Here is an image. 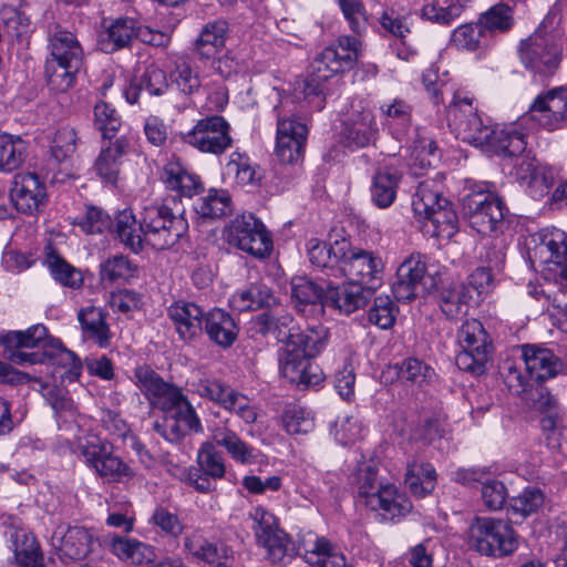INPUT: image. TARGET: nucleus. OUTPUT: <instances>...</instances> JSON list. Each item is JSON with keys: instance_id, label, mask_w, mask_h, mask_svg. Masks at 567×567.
Wrapping results in <instances>:
<instances>
[{"instance_id": "f257e3e1", "label": "nucleus", "mask_w": 567, "mask_h": 567, "mask_svg": "<svg viewBox=\"0 0 567 567\" xmlns=\"http://www.w3.org/2000/svg\"><path fill=\"white\" fill-rule=\"evenodd\" d=\"M188 223L183 214H174L166 204H152L144 207L141 220L130 209L120 212L115 217L113 233L116 239L131 251L143 250L144 241L155 249L174 246L187 231Z\"/></svg>"}, {"instance_id": "f03ea898", "label": "nucleus", "mask_w": 567, "mask_h": 567, "mask_svg": "<svg viewBox=\"0 0 567 567\" xmlns=\"http://www.w3.org/2000/svg\"><path fill=\"white\" fill-rule=\"evenodd\" d=\"M446 116L449 126L458 138L486 152L503 158H514L526 150L524 134L484 125L473 105V99L464 92L454 93Z\"/></svg>"}, {"instance_id": "7ed1b4c3", "label": "nucleus", "mask_w": 567, "mask_h": 567, "mask_svg": "<svg viewBox=\"0 0 567 567\" xmlns=\"http://www.w3.org/2000/svg\"><path fill=\"white\" fill-rule=\"evenodd\" d=\"M358 40L342 37L323 49L311 63V73L305 81V99L317 111L324 107L323 83L333 75L352 69L358 56Z\"/></svg>"}, {"instance_id": "20e7f679", "label": "nucleus", "mask_w": 567, "mask_h": 567, "mask_svg": "<svg viewBox=\"0 0 567 567\" xmlns=\"http://www.w3.org/2000/svg\"><path fill=\"white\" fill-rule=\"evenodd\" d=\"M443 185L435 179L420 182L412 198L414 214L433 227L432 235L450 238L457 228V216L451 202L442 196Z\"/></svg>"}, {"instance_id": "39448f33", "label": "nucleus", "mask_w": 567, "mask_h": 567, "mask_svg": "<svg viewBox=\"0 0 567 567\" xmlns=\"http://www.w3.org/2000/svg\"><path fill=\"white\" fill-rule=\"evenodd\" d=\"M359 497L372 511L380 512L384 519H395L410 513L411 502L391 484L381 485L377 471L370 464L359 465L355 473Z\"/></svg>"}, {"instance_id": "423d86ee", "label": "nucleus", "mask_w": 567, "mask_h": 567, "mask_svg": "<svg viewBox=\"0 0 567 567\" xmlns=\"http://www.w3.org/2000/svg\"><path fill=\"white\" fill-rule=\"evenodd\" d=\"M135 377L141 390L147 395L151 403L169 413L171 417L184 425H199L194 408L174 385L146 367H140Z\"/></svg>"}, {"instance_id": "0eeeda50", "label": "nucleus", "mask_w": 567, "mask_h": 567, "mask_svg": "<svg viewBox=\"0 0 567 567\" xmlns=\"http://www.w3.org/2000/svg\"><path fill=\"white\" fill-rule=\"evenodd\" d=\"M462 210L470 226L484 236H498L507 228L505 219L508 208L495 193L478 189L465 195Z\"/></svg>"}, {"instance_id": "6e6552de", "label": "nucleus", "mask_w": 567, "mask_h": 567, "mask_svg": "<svg viewBox=\"0 0 567 567\" xmlns=\"http://www.w3.org/2000/svg\"><path fill=\"white\" fill-rule=\"evenodd\" d=\"M470 544L481 555L505 557L518 548V537L508 520L477 517L470 527Z\"/></svg>"}, {"instance_id": "1a4fd4ad", "label": "nucleus", "mask_w": 567, "mask_h": 567, "mask_svg": "<svg viewBox=\"0 0 567 567\" xmlns=\"http://www.w3.org/2000/svg\"><path fill=\"white\" fill-rule=\"evenodd\" d=\"M53 339L48 337L43 324H35L25 331H8L0 334L3 357L16 364L43 363V351L48 350Z\"/></svg>"}, {"instance_id": "9d476101", "label": "nucleus", "mask_w": 567, "mask_h": 567, "mask_svg": "<svg viewBox=\"0 0 567 567\" xmlns=\"http://www.w3.org/2000/svg\"><path fill=\"white\" fill-rule=\"evenodd\" d=\"M225 237L230 246L255 258H266L272 250V240L264 224L252 214H243L225 228Z\"/></svg>"}, {"instance_id": "9b49d317", "label": "nucleus", "mask_w": 567, "mask_h": 567, "mask_svg": "<svg viewBox=\"0 0 567 567\" xmlns=\"http://www.w3.org/2000/svg\"><path fill=\"white\" fill-rule=\"evenodd\" d=\"M561 52L556 37L540 29L522 41L519 47L522 62L539 74H551L560 63Z\"/></svg>"}, {"instance_id": "f8f14e48", "label": "nucleus", "mask_w": 567, "mask_h": 567, "mask_svg": "<svg viewBox=\"0 0 567 567\" xmlns=\"http://www.w3.org/2000/svg\"><path fill=\"white\" fill-rule=\"evenodd\" d=\"M248 516L257 544L265 548L272 563L281 561L287 554L289 537L279 527L278 518L264 506L252 507Z\"/></svg>"}, {"instance_id": "ddd939ff", "label": "nucleus", "mask_w": 567, "mask_h": 567, "mask_svg": "<svg viewBox=\"0 0 567 567\" xmlns=\"http://www.w3.org/2000/svg\"><path fill=\"white\" fill-rule=\"evenodd\" d=\"M383 262L372 251L352 247L349 241V249L342 257L338 272L342 274L349 281L361 284L364 288L375 291L381 285Z\"/></svg>"}, {"instance_id": "4468645a", "label": "nucleus", "mask_w": 567, "mask_h": 567, "mask_svg": "<svg viewBox=\"0 0 567 567\" xmlns=\"http://www.w3.org/2000/svg\"><path fill=\"white\" fill-rule=\"evenodd\" d=\"M230 126L219 115L199 120L196 125L183 135L184 143L203 153L220 155L231 146Z\"/></svg>"}, {"instance_id": "2eb2a0df", "label": "nucleus", "mask_w": 567, "mask_h": 567, "mask_svg": "<svg viewBox=\"0 0 567 567\" xmlns=\"http://www.w3.org/2000/svg\"><path fill=\"white\" fill-rule=\"evenodd\" d=\"M433 287V279L426 275V262L421 255H411L398 268L392 282V293L398 301H411L425 296Z\"/></svg>"}, {"instance_id": "dca6fc26", "label": "nucleus", "mask_w": 567, "mask_h": 567, "mask_svg": "<svg viewBox=\"0 0 567 567\" xmlns=\"http://www.w3.org/2000/svg\"><path fill=\"white\" fill-rule=\"evenodd\" d=\"M528 112L533 121L549 132L563 128L567 121V90L560 86L537 95Z\"/></svg>"}, {"instance_id": "f3484780", "label": "nucleus", "mask_w": 567, "mask_h": 567, "mask_svg": "<svg viewBox=\"0 0 567 567\" xmlns=\"http://www.w3.org/2000/svg\"><path fill=\"white\" fill-rule=\"evenodd\" d=\"M307 135V125L298 118H278L275 154L280 163L295 165L302 161Z\"/></svg>"}, {"instance_id": "a211bd4d", "label": "nucleus", "mask_w": 567, "mask_h": 567, "mask_svg": "<svg viewBox=\"0 0 567 567\" xmlns=\"http://www.w3.org/2000/svg\"><path fill=\"white\" fill-rule=\"evenodd\" d=\"M52 544L62 559L85 558L96 544L93 533L81 526H59L52 535Z\"/></svg>"}, {"instance_id": "6ab92c4d", "label": "nucleus", "mask_w": 567, "mask_h": 567, "mask_svg": "<svg viewBox=\"0 0 567 567\" xmlns=\"http://www.w3.org/2000/svg\"><path fill=\"white\" fill-rule=\"evenodd\" d=\"M520 352L526 371L537 383L556 377L564 369L561 360L548 348L538 344H523Z\"/></svg>"}, {"instance_id": "aec40b11", "label": "nucleus", "mask_w": 567, "mask_h": 567, "mask_svg": "<svg viewBox=\"0 0 567 567\" xmlns=\"http://www.w3.org/2000/svg\"><path fill=\"white\" fill-rule=\"evenodd\" d=\"M10 198L19 212L31 215L43 204L45 189L37 174H19L12 182Z\"/></svg>"}, {"instance_id": "412c9836", "label": "nucleus", "mask_w": 567, "mask_h": 567, "mask_svg": "<svg viewBox=\"0 0 567 567\" xmlns=\"http://www.w3.org/2000/svg\"><path fill=\"white\" fill-rule=\"evenodd\" d=\"M184 549L193 558L204 561L212 567H226L231 559L233 553L226 544L210 542L199 530H194L185 536Z\"/></svg>"}, {"instance_id": "4be33fe9", "label": "nucleus", "mask_w": 567, "mask_h": 567, "mask_svg": "<svg viewBox=\"0 0 567 567\" xmlns=\"http://www.w3.org/2000/svg\"><path fill=\"white\" fill-rule=\"evenodd\" d=\"M131 151V144L127 137L120 136L114 142H107L101 148L95 159L94 171L96 175L106 184L115 185L123 164V157Z\"/></svg>"}, {"instance_id": "5701e85b", "label": "nucleus", "mask_w": 567, "mask_h": 567, "mask_svg": "<svg viewBox=\"0 0 567 567\" xmlns=\"http://www.w3.org/2000/svg\"><path fill=\"white\" fill-rule=\"evenodd\" d=\"M167 315L179 337L188 341L200 334L207 313L194 302L178 300L167 308Z\"/></svg>"}, {"instance_id": "b1692460", "label": "nucleus", "mask_w": 567, "mask_h": 567, "mask_svg": "<svg viewBox=\"0 0 567 567\" xmlns=\"http://www.w3.org/2000/svg\"><path fill=\"white\" fill-rule=\"evenodd\" d=\"M373 291L364 288L361 284L348 281L342 286L327 285L326 306L339 309L350 315L357 309L364 307Z\"/></svg>"}, {"instance_id": "393cba45", "label": "nucleus", "mask_w": 567, "mask_h": 567, "mask_svg": "<svg viewBox=\"0 0 567 567\" xmlns=\"http://www.w3.org/2000/svg\"><path fill=\"white\" fill-rule=\"evenodd\" d=\"M290 296L298 312H323L326 307V288L306 276L293 277L290 281Z\"/></svg>"}, {"instance_id": "a878e982", "label": "nucleus", "mask_w": 567, "mask_h": 567, "mask_svg": "<svg viewBox=\"0 0 567 567\" xmlns=\"http://www.w3.org/2000/svg\"><path fill=\"white\" fill-rule=\"evenodd\" d=\"M138 37V27L135 20L117 18L99 33L97 45L105 53H113L130 48L133 40Z\"/></svg>"}, {"instance_id": "bb28decb", "label": "nucleus", "mask_w": 567, "mask_h": 567, "mask_svg": "<svg viewBox=\"0 0 567 567\" xmlns=\"http://www.w3.org/2000/svg\"><path fill=\"white\" fill-rule=\"evenodd\" d=\"M378 132L372 111L362 107L352 112L344 123L342 135L349 145L365 147L377 140Z\"/></svg>"}, {"instance_id": "cd10ccee", "label": "nucleus", "mask_w": 567, "mask_h": 567, "mask_svg": "<svg viewBox=\"0 0 567 567\" xmlns=\"http://www.w3.org/2000/svg\"><path fill=\"white\" fill-rule=\"evenodd\" d=\"M50 56L53 61H61L69 68H81L83 50L76 37L66 30L55 28L49 33Z\"/></svg>"}, {"instance_id": "c85d7f7f", "label": "nucleus", "mask_w": 567, "mask_h": 567, "mask_svg": "<svg viewBox=\"0 0 567 567\" xmlns=\"http://www.w3.org/2000/svg\"><path fill=\"white\" fill-rule=\"evenodd\" d=\"M106 318L107 313L96 306L84 307L78 312L83 337L100 348H107L111 343L112 333Z\"/></svg>"}, {"instance_id": "c756f323", "label": "nucleus", "mask_w": 567, "mask_h": 567, "mask_svg": "<svg viewBox=\"0 0 567 567\" xmlns=\"http://www.w3.org/2000/svg\"><path fill=\"white\" fill-rule=\"evenodd\" d=\"M161 179L168 189L177 192L179 196L190 198L204 189L199 176L189 173L178 162H168L163 168Z\"/></svg>"}, {"instance_id": "7c9ffc66", "label": "nucleus", "mask_w": 567, "mask_h": 567, "mask_svg": "<svg viewBox=\"0 0 567 567\" xmlns=\"http://www.w3.org/2000/svg\"><path fill=\"white\" fill-rule=\"evenodd\" d=\"M208 338L221 348L230 347L238 336L233 317L225 310L215 308L206 315L204 324Z\"/></svg>"}, {"instance_id": "2f4dec72", "label": "nucleus", "mask_w": 567, "mask_h": 567, "mask_svg": "<svg viewBox=\"0 0 567 567\" xmlns=\"http://www.w3.org/2000/svg\"><path fill=\"white\" fill-rule=\"evenodd\" d=\"M10 542L18 567H44L43 555L33 534L24 528H13Z\"/></svg>"}, {"instance_id": "473e14b6", "label": "nucleus", "mask_w": 567, "mask_h": 567, "mask_svg": "<svg viewBox=\"0 0 567 567\" xmlns=\"http://www.w3.org/2000/svg\"><path fill=\"white\" fill-rule=\"evenodd\" d=\"M349 249V241L346 239L336 240L333 244L311 238L308 241V257L311 265L318 268L339 270L340 261Z\"/></svg>"}, {"instance_id": "72a5a7b5", "label": "nucleus", "mask_w": 567, "mask_h": 567, "mask_svg": "<svg viewBox=\"0 0 567 567\" xmlns=\"http://www.w3.org/2000/svg\"><path fill=\"white\" fill-rule=\"evenodd\" d=\"M229 31L228 22L223 19L206 23L194 43V51L200 59L214 56L225 47Z\"/></svg>"}, {"instance_id": "f704fd0d", "label": "nucleus", "mask_w": 567, "mask_h": 567, "mask_svg": "<svg viewBox=\"0 0 567 567\" xmlns=\"http://www.w3.org/2000/svg\"><path fill=\"white\" fill-rule=\"evenodd\" d=\"M544 246L550 255L545 261L543 277L564 291L567 289V244L549 239Z\"/></svg>"}, {"instance_id": "c9c22d12", "label": "nucleus", "mask_w": 567, "mask_h": 567, "mask_svg": "<svg viewBox=\"0 0 567 567\" xmlns=\"http://www.w3.org/2000/svg\"><path fill=\"white\" fill-rule=\"evenodd\" d=\"M303 557L312 567H349L344 555L324 537L308 544Z\"/></svg>"}, {"instance_id": "e433bc0d", "label": "nucleus", "mask_w": 567, "mask_h": 567, "mask_svg": "<svg viewBox=\"0 0 567 567\" xmlns=\"http://www.w3.org/2000/svg\"><path fill=\"white\" fill-rule=\"evenodd\" d=\"M230 303L239 312L254 311L276 303V297L266 284L254 282L235 293Z\"/></svg>"}, {"instance_id": "4c0bfd02", "label": "nucleus", "mask_w": 567, "mask_h": 567, "mask_svg": "<svg viewBox=\"0 0 567 567\" xmlns=\"http://www.w3.org/2000/svg\"><path fill=\"white\" fill-rule=\"evenodd\" d=\"M405 485L416 497H424L432 493L436 485V472L433 465L414 461L408 465Z\"/></svg>"}, {"instance_id": "58836bf2", "label": "nucleus", "mask_w": 567, "mask_h": 567, "mask_svg": "<svg viewBox=\"0 0 567 567\" xmlns=\"http://www.w3.org/2000/svg\"><path fill=\"white\" fill-rule=\"evenodd\" d=\"M255 327L261 334H272L279 342H284L285 347H290V339L297 330L290 315L276 317L268 312H262L256 318Z\"/></svg>"}, {"instance_id": "ea45409f", "label": "nucleus", "mask_w": 567, "mask_h": 567, "mask_svg": "<svg viewBox=\"0 0 567 567\" xmlns=\"http://www.w3.org/2000/svg\"><path fill=\"white\" fill-rule=\"evenodd\" d=\"M195 212L203 219H218L233 212L231 197L225 189L212 188L195 205Z\"/></svg>"}, {"instance_id": "a19ab883", "label": "nucleus", "mask_w": 567, "mask_h": 567, "mask_svg": "<svg viewBox=\"0 0 567 567\" xmlns=\"http://www.w3.org/2000/svg\"><path fill=\"white\" fill-rule=\"evenodd\" d=\"M401 178L402 175L398 171L378 172L371 186L372 202L380 208L391 206L396 197Z\"/></svg>"}, {"instance_id": "79ce46f5", "label": "nucleus", "mask_w": 567, "mask_h": 567, "mask_svg": "<svg viewBox=\"0 0 567 567\" xmlns=\"http://www.w3.org/2000/svg\"><path fill=\"white\" fill-rule=\"evenodd\" d=\"M525 401L530 402L537 411L544 414L543 422H548L550 425L565 422V415L559 410L556 398L540 383L530 386L528 395L525 396Z\"/></svg>"}, {"instance_id": "37998d69", "label": "nucleus", "mask_w": 567, "mask_h": 567, "mask_svg": "<svg viewBox=\"0 0 567 567\" xmlns=\"http://www.w3.org/2000/svg\"><path fill=\"white\" fill-rule=\"evenodd\" d=\"M327 341L328 330L323 326H308L305 330L297 328L295 336L290 339V347L298 348L312 359L322 351Z\"/></svg>"}, {"instance_id": "c03bdc74", "label": "nucleus", "mask_w": 567, "mask_h": 567, "mask_svg": "<svg viewBox=\"0 0 567 567\" xmlns=\"http://www.w3.org/2000/svg\"><path fill=\"white\" fill-rule=\"evenodd\" d=\"M472 299L474 296L465 284H455L441 292L440 308L447 319H457L466 313Z\"/></svg>"}, {"instance_id": "a18cd8bd", "label": "nucleus", "mask_w": 567, "mask_h": 567, "mask_svg": "<svg viewBox=\"0 0 567 567\" xmlns=\"http://www.w3.org/2000/svg\"><path fill=\"white\" fill-rule=\"evenodd\" d=\"M457 341L462 349L491 353L492 343L483 324L476 320H466L457 331Z\"/></svg>"}, {"instance_id": "49530a36", "label": "nucleus", "mask_w": 567, "mask_h": 567, "mask_svg": "<svg viewBox=\"0 0 567 567\" xmlns=\"http://www.w3.org/2000/svg\"><path fill=\"white\" fill-rule=\"evenodd\" d=\"M27 144L21 137L0 135V169L12 172L24 161Z\"/></svg>"}, {"instance_id": "de8ad7c7", "label": "nucleus", "mask_w": 567, "mask_h": 567, "mask_svg": "<svg viewBox=\"0 0 567 567\" xmlns=\"http://www.w3.org/2000/svg\"><path fill=\"white\" fill-rule=\"evenodd\" d=\"M148 523L156 528L162 536L173 539L179 538L185 528L178 515L162 505L154 508Z\"/></svg>"}, {"instance_id": "09e8293b", "label": "nucleus", "mask_w": 567, "mask_h": 567, "mask_svg": "<svg viewBox=\"0 0 567 567\" xmlns=\"http://www.w3.org/2000/svg\"><path fill=\"white\" fill-rule=\"evenodd\" d=\"M197 464L199 471L207 477L219 480L225 475L226 466L223 455L216 451L214 444L209 441L204 442L199 447Z\"/></svg>"}, {"instance_id": "8fccbe9b", "label": "nucleus", "mask_w": 567, "mask_h": 567, "mask_svg": "<svg viewBox=\"0 0 567 567\" xmlns=\"http://www.w3.org/2000/svg\"><path fill=\"white\" fill-rule=\"evenodd\" d=\"M486 31L481 23L463 24L453 31L451 35V43L457 49L475 51L486 45Z\"/></svg>"}, {"instance_id": "3c124183", "label": "nucleus", "mask_w": 567, "mask_h": 567, "mask_svg": "<svg viewBox=\"0 0 567 567\" xmlns=\"http://www.w3.org/2000/svg\"><path fill=\"white\" fill-rule=\"evenodd\" d=\"M45 262L52 277L61 285L70 288H79L82 285L81 272L54 251L47 255Z\"/></svg>"}, {"instance_id": "603ef678", "label": "nucleus", "mask_w": 567, "mask_h": 567, "mask_svg": "<svg viewBox=\"0 0 567 567\" xmlns=\"http://www.w3.org/2000/svg\"><path fill=\"white\" fill-rule=\"evenodd\" d=\"M217 445L224 446L231 457L243 464H251L256 461L255 450L248 446L236 434L230 431H223L214 434Z\"/></svg>"}, {"instance_id": "864d4df0", "label": "nucleus", "mask_w": 567, "mask_h": 567, "mask_svg": "<svg viewBox=\"0 0 567 567\" xmlns=\"http://www.w3.org/2000/svg\"><path fill=\"white\" fill-rule=\"evenodd\" d=\"M480 23L486 34L493 31L506 32L514 24L513 8L503 2L497 3L481 16Z\"/></svg>"}, {"instance_id": "5fc2aeb1", "label": "nucleus", "mask_w": 567, "mask_h": 567, "mask_svg": "<svg viewBox=\"0 0 567 567\" xmlns=\"http://www.w3.org/2000/svg\"><path fill=\"white\" fill-rule=\"evenodd\" d=\"M227 169L234 172L241 185H255L262 178V171L254 165L248 156L234 152L227 163Z\"/></svg>"}, {"instance_id": "6e6d98bb", "label": "nucleus", "mask_w": 567, "mask_h": 567, "mask_svg": "<svg viewBox=\"0 0 567 567\" xmlns=\"http://www.w3.org/2000/svg\"><path fill=\"white\" fill-rule=\"evenodd\" d=\"M393 369L400 379L417 385L430 382L434 377L433 369L416 358H408L396 363Z\"/></svg>"}, {"instance_id": "4d7b16f0", "label": "nucleus", "mask_w": 567, "mask_h": 567, "mask_svg": "<svg viewBox=\"0 0 567 567\" xmlns=\"http://www.w3.org/2000/svg\"><path fill=\"white\" fill-rule=\"evenodd\" d=\"M311 358L299 351L298 348L285 347L279 353V370L284 378L293 383L300 380L301 370Z\"/></svg>"}, {"instance_id": "13d9d810", "label": "nucleus", "mask_w": 567, "mask_h": 567, "mask_svg": "<svg viewBox=\"0 0 567 567\" xmlns=\"http://www.w3.org/2000/svg\"><path fill=\"white\" fill-rule=\"evenodd\" d=\"M50 360L53 364L62 365L73 377L81 372V361L74 352L68 350L60 340L53 339L48 350L43 351V363Z\"/></svg>"}, {"instance_id": "bf43d9fd", "label": "nucleus", "mask_w": 567, "mask_h": 567, "mask_svg": "<svg viewBox=\"0 0 567 567\" xmlns=\"http://www.w3.org/2000/svg\"><path fill=\"white\" fill-rule=\"evenodd\" d=\"M80 68H69L61 61L47 59L45 75L49 85L56 91L64 92L73 85L75 74Z\"/></svg>"}, {"instance_id": "052dcab7", "label": "nucleus", "mask_w": 567, "mask_h": 567, "mask_svg": "<svg viewBox=\"0 0 567 567\" xmlns=\"http://www.w3.org/2000/svg\"><path fill=\"white\" fill-rule=\"evenodd\" d=\"M95 472L111 482H126L131 480L135 473L120 457L112 455V451L102 461L93 466Z\"/></svg>"}, {"instance_id": "680f3d73", "label": "nucleus", "mask_w": 567, "mask_h": 567, "mask_svg": "<svg viewBox=\"0 0 567 567\" xmlns=\"http://www.w3.org/2000/svg\"><path fill=\"white\" fill-rule=\"evenodd\" d=\"M545 496L539 488L527 487L509 503L511 512L523 518L536 513L544 504Z\"/></svg>"}, {"instance_id": "e2e57ef3", "label": "nucleus", "mask_w": 567, "mask_h": 567, "mask_svg": "<svg viewBox=\"0 0 567 567\" xmlns=\"http://www.w3.org/2000/svg\"><path fill=\"white\" fill-rule=\"evenodd\" d=\"M79 449L81 450L85 462L93 467L102 461L112 451V444L97 434L89 433L79 439Z\"/></svg>"}, {"instance_id": "0e129e2a", "label": "nucleus", "mask_w": 567, "mask_h": 567, "mask_svg": "<svg viewBox=\"0 0 567 567\" xmlns=\"http://www.w3.org/2000/svg\"><path fill=\"white\" fill-rule=\"evenodd\" d=\"M396 312L398 309L389 296H379L368 311V320L381 329H389L395 321Z\"/></svg>"}, {"instance_id": "69168bd1", "label": "nucleus", "mask_w": 567, "mask_h": 567, "mask_svg": "<svg viewBox=\"0 0 567 567\" xmlns=\"http://www.w3.org/2000/svg\"><path fill=\"white\" fill-rule=\"evenodd\" d=\"M134 274V266L130 259L123 255H115L101 264V279L110 282L126 280Z\"/></svg>"}, {"instance_id": "338daca9", "label": "nucleus", "mask_w": 567, "mask_h": 567, "mask_svg": "<svg viewBox=\"0 0 567 567\" xmlns=\"http://www.w3.org/2000/svg\"><path fill=\"white\" fill-rule=\"evenodd\" d=\"M194 386L195 391L200 396L218 402L225 409L228 408L229 403L233 401V396L236 395L233 389L225 386L216 380H199Z\"/></svg>"}, {"instance_id": "774afa93", "label": "nucleus", "mask_w": 567, "mask_h": 567, "mask_svg": "<svg viewBox=\"0 0 567 567\" xmlns=\"http://www.w3.org/2000/svg\"><path fill=\"white\" fill-rule=\"evenodd\" d=\"M137 80L150 95H162L168 87L165 72L154 64L147 66Z\"/></svg>"}]
</instances>
